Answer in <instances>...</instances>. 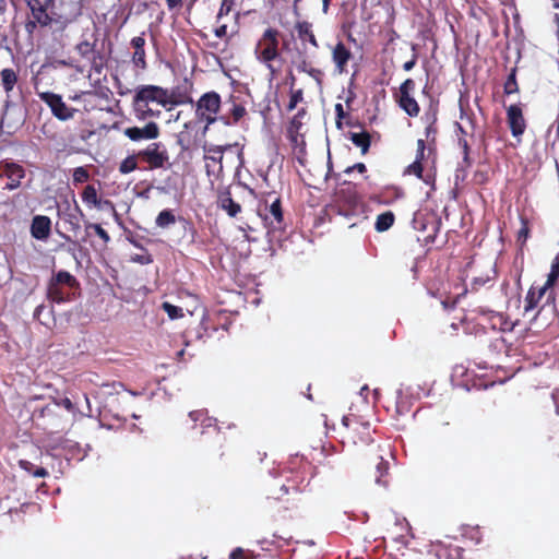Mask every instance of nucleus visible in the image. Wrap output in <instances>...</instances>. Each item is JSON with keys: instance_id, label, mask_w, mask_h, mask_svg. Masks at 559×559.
Returning a JSON list of instances; mask_svg holds the SVG:
<instances>
[{"instance_id": "obj_51", "label": "nucleus", "mask_w": 559, "mask_h": 559, "mask_svg": "<svg viewBox=\"0 0 559 559\" xmlns=\"http://www.w3.org/2000/svg\"><path fill=\"white\" fill-rule=\"evenodd\" d=\"M170 9L176 8L181 3V0H166Z\"/></svg>"}, {"instance_id": "obj_27", "label": "nucleus", "mask_w": 559, "mask_h": 559, "mask_svg": "<svg viewBox=\"0 0 559 559\" xmlns=\"http://www.w3.org/2000/svg\"><path fill=\"white\" fill-rule=\"evenodd\" d=\"M82 199L87 204H92L94 206H99L97 191L93 186H86L84 188V191L82 193Z\"/></svg>"}, {"instance_id": "obj_2", "label": "nucleus", "mask_w": 559, "mask_h": 559, "mask_svg": "<svg viewBox=\"0 0 559 559\" xmlns=\"http://www.w3.org/2000/svg\"><path fill=\"white\" fill-rule=\"evenodd\" d=\"M81 11L79 0H60L48 14L49 22L44 27H49L52 33H61L81 15Z\"/></svg>"}, {"instance_id": "obj_22", "label": "nucleus", "mask_w": 559, "mask_h": 559, "mask_svg": "<svg viewBox=\"0 0 559 559\" xmlns=\"http://www.w3.org/2000/svg\"><path fill=\"white\" fill-rule=\"evenodd\" d=\"M350 140L352 142L361 148L362 154L367 153L369 146H370V136L366 132L360 133H350Z\"/></svg>"}, {"instance_id": "obj_53", "label": "nucleus", "mask_w": 559, "mask_h": 559, "mask_svg": "<svg viewBox=\"0 0 559 559\" xmlns=\"http://www.w3.org/2000/svg\"><path fill=\"white\" fill-rule=\"evenodd\" d=\"M330 1H331V0H322V11H323L324 13H326V12H328V10H329Z\"/></svg>"}, {"instance_id": "obj_31", "label": "nucleus", "mask_w": 559, "mask_h": 559, "mask_svg": "<svg viewBox=\"0 0 559 559\" xmlns=\"http://www.w3.org/2000/svg\"><path fill=\"white\" fill-rule=\"evenodd\" d=\"M135 168H136V160H135L134 156H129V157L124 158L119 166V170L122 174H129V173L133 171Z\"/></svg>"}, {"instance_id": "obj_39", "label": "nucleus", "mask_w": 559, "mask_h": 559, "mask_svg": "<svg viewBox=\"0 0 559 559\" xmlns=\"http://www.w3.org/2000/svg\"><path fill=\"white\" fill-rule=\"evenodd\" d=\"M424 154H425V141L423 139H419L417 141V154H416L415 160H418L420 163V160L424 158Z\"/></svg>"}, {"instance_id": "obj_17", "label": "nucleus", "mask_w": 559, "mask_h": 559, "mask_svg": "<svg viewBox=\"0 0 559 559\" xmlns=\"http://www.w3.org/2000/svg\"><path fill=\"white\" fill-rule=\"evenodd\" d=\"M400 106L409 115L417 116L419 112V106L417 102L411 96V94L399 95Z\"/></svg>"}, {"instance_id": "obj_32", "label": "nucleus", "mask_w": 559, "mask_h": 559, "mask_svg": "<svg viewBox=\"0 0 559 559\" xmlns=\"http://www.w3.org/2000/svg\"><path fill=\"white\" fill-rule=\"evenodd\" d=\"M270 213L274 217V219L277 223H281L283 221V214H282V207H281V201L280 199H276L271 205H270Z\"/></svg>"}, {"instance_id": "obj_20", "label": "nucleus", "mask_w": 559, "mask_h": 559, "mask_svg": "<svg viewBox=\"0 0 559 559\" xmlns=\"http://www.w3.org/2000/svg\"><path fill=\"white\" fill-rule=\"evenodd\" d=\"M297 70L307 73L309 76L314 79L318 83L321 82L322 72L319 69L313 68L305 59H301L296 63Z\"/></svg>"}, {"instance_id": "obj_43", "label": "nucleus", "mask_w": 559, "mask_h": 559, "mask_svg": "<svg viewBox=\"0 0 559 559\" xmlns=\"http://www.w3.org/2000/svg\"><path fill=\"white\" fill-rule=\"evenodd\" d=\"M229 558L230 559H243L242 548H236L235 550H233Z\"/></svg>"}, {"instance_id": "obj_14", "label": "nucleus", "mask_w": 559, "mask_h": 559, "mask_svg": "<svg viewBox=\"0 0 559 559\" xmlns=\"http://www.w3.org/2000/svg\"><path fill=\"white\" fill-rule=\"evenodd\" d=\"M131 45L134 48L132 61L140 69L146 68L144 45L145 39L143 36H136L131 40Z\"/></svg>"}, {"instance_id": "obj_40", "label": "nucleus", "mask_w": 559, "mask_h": 559, "mask_svg": "<svg viewBox=\"0 0 559 559\" xmlns=\"http://www.w3.org/2000/svg\"><path fill=\"white\" fill-rule=\"evenodd\" d=\"M528 236V227L524 221H522V227L518 233L519 240H522L523 242L527 239Z\"/></svg>"}, {"instance_id": "obj_34", "label": "nucleus", "mask_w": 559, "mask_h": 559, "mask_svg": "<svg viewBox=\"0 0 559 559\" xmlns=\"http://www.w3.org/2000/svg\"><path fill=\"white\" fill-rule=\"evenodd\" d=\"M88 179V173L83 167H78L73 173V180L75 182H84Z\"/></svg>"}, {"instance_id": "obj_33", "label": "nucleus", "mask_w": 559, "mask_h": 559, "mask_svg": "<svg viewBox=\"0 0 559 559\" xmlns=\"http://www.w3.org/2000/svg\"><path fill=\"white\" fill-rule=\"evenodd\" d=\"M504 92L507 94H513V93L518 92V83L515 81V73L514 72H512L509 75L507 82L504 83Z\"/></svg>"}, {"instance_id": "obj_49", "label": "nucleus", "mask_w": 559, "mask_h": 559, "mask_svg": "<svg viewBox=\"0 0 559 559\" xmlns=\"http://www.w3.org/2000/svg\"><path fill=\"white\" fill-rule=\"evenodd\" d=\"M378 472L380 473V475L382 476L386 469H388V464L384 463V462H381L379 465H378Z\"/></svg>"}, {"instance_id": "obj_48", "label": "nucleus", "mask_w": 559, "mask_h": 559, "mask_svg": "<svg viewBox=\"0 0 559 559\" xmlns=\"http://www.w3.org/2000/svg\"><path fill=\"white\" fill-rule=\"evenodd\" d=\"M550 288V286H548L547 284H544V286H542L539 289H538V293H537V299H540L542 296Z\"/></svg>"}, {"instance_id": "obj_44", "label": "nucleus", "mask_w": 559, "mask_h": 559, "mask_svg": "<svg viewBox=\"0 0 559 559\" xmlns=\"http://www.w3.org/2000/svg\"><path fill=\"white\" fill-rule=\"evenodd\" d=\"M353 169H356L357 171H359V173H361V174H362V173H365V171H366V165H365V164H362V163H358V164L354 165L353 167L347 168V170H346V171H347V173H349V171H352Z\"/></svg>"}, {"instance_id": "obj_1", "label": "nucleus", "mask_w": 559, "mask_h": 559, "mask_svg": "<svg viewBox=\"0 0 559 559\" xmlns=\"http://www.w3.org/2000/svg\"><path fill=\"white\" fill-rule=\"evenodd\" d=\"M280 32L275 28H266L254 47V56L258 61L263 63L272 75L278 70L274 68L273 62L280 58Z\"/></svg>"}, {"instance_id": "obj_24", "label": "nucleus", "mask_w": 559, "mask_h": 559, "mask_svg": "<svg viewBox=\"0 0 559 559\" xmlns=\"http://www.w3.org/2000/svg\"><path fill=\"white\" fill-rule=\"evenodd\" d=\"M394 223V215L392 212H385L380 214L376 221V229L378 231L388 230Z\"/></svg>"}, {"instance_id": "obj_30", "label": "nucleus", "mask_w": 559, "mask_h": 559, "mask_svg": "<svg viewBox=\"0 0 559 559\" xmlns=\"http://www.w3.org/2000/svg\"><path fill=\"white\" fill-rule=\"evenodd\" d=\"M162 307L165 310V312L168 314V317L173 320L181 318L183 316L181 308L174 306L169 302H163Z\"/></svg>"}, {"instance_id": "obj_15", "label": "nucleus", "mask_w": 559, "mask_h": 559, "mask_svg": "<svg viewBox=\"0 0 559 559\" xmlns=\"http://www.w3.org/2000/svg\"><path fill=\"white\" fill-rule=\"evenodd\" d=\"M296 31L298 34V37L301 40H308L314 48H318V41L317 38L312 32V25L309 22H298L296 24Z\"/></svg>"}, {"instance_id": "obj_11", "label": "nucleus", "mask_w": 559, "mask_h": 559, "mask_svg": "<svg viewBox=\"0 0 559 559\" xmlns=\"http://www.w3.org/2000/svg\"><path fill=\"white\" fill-rule=\"evenodd\" d=\"M52 0H26L35 22L44 26L45 23L49 22L47 9Z\"/></svg>"}, {"instance_id": "obj_52", "label": "nucleus", "mask_w": 559, "mask_h": 559, "mask_svg": "<svg viewBox=\"0 0 559 559\" xmlns=\"http://www.w3.org/2000/svg\"><path fill=\"white\" fill-rule=\"evenodd\" d=\"M34 475H35L36 477H44V476H46V475H47V472H46L44 468H38V469L34 473Z\"/></svg>"}, {"instance_id": "obj_42", "label": "nucleus", "mask_w": 559, "mask_h": 559, "mask_svg": "<svg viewBox=\"0 0 559 559\" xmlns=\"http://www.w3.org/2000/svg\"><path fill=\"white\" fill-rule=\"evenodd\" d=\"M227 34V25L226 24H222L219 25L216 29H215V35L219 38L226 36Z\"/></svg>"}, {"instance_id": "obj_9", "label": "nucleus", "mask_w": 559, "mask_h": 559, "mask_svg": "<svg viewBox=\"0 0 559 559\" xmlns=\"http://www.w3.org/2000/svg\"><path fill=\"white\" fill-rule=\"evenodd\" d=\"M24 169L16 164H5L0 167V177L8 178L9 182L5 188L14 190L21 185V179L24 177Z\"/></svg>"}, {"instance_id": "obj_16", "label": "nucleus", "mask_w": 559, "mask_h": 559, "mask_svg": "<svg viewBox=\"0 0 559 559\" xmlns=\"http://www.w3.org/2000/svg\"><path fill=\"white\" fill-rule=\"evenodd\" d=\"M68 293H66L62 286L52 282L48 283L47 298L53 302L61 304L68 299Z\"/></svg>"}, {"instance_id": "obj_10", "label": "nucleus", "mask_w": 559, "mask_h": 559, "mask_svg": "<svg viewBox=\"0 0 559 559\" xmlns=\"http://www.w3.org/2000/svg\"><path fill=\"white\" fill-rule=\"evenodd\" d=\"M352 58V52L345 47L343 43H337L332 49V60L335 64L338 74L345 73L347 62Z\"/></svg>"}, {"instance_id": "obj_58", "label": "nucleus", "mask_w": 559, "mask_h": 559, "mask_svg": "<svg viewBox=\"0 0 559 559\" xmlns=\"http://www.w3.org/2000/svg\"><path fill=\"white\" fill-rule=\"evenodd\" d=\"M366 390H367V386L361 388V393L366 392Z\"/></svg>"}, {"instance_id": "obj_59", "label": "nucleus", "mask_w": 559, "mask_h": 559, "mask_svg": "<svg viewBox=\"0 0 559 559\" xmlns=\"http://www.w3.org/2000/svg\"><path fill=\"white\" fill-rule=\"evenodd\" d=\"M298 0H295V2H297Z\"/></svg>"}, {"instance_id": "obj_38", "label": "nucleus", "mask_w": 559, "mask_h": 559, "mask_svg": "<svg viewBox=\"0 0 559 559\" xmlns=\"http://www.w3.org/2000/svg\"><path fill=\"white\" fill-rule=\"evenodd\" d=\"M231 10V3L228 0H223L221 9L217 13V20H221L224 15L228 14Z\"/></svg>"}, {"instance_id": "obj_18", "label": "nucleus", "mask_w": 559, "mask_h": 559, "mask_svg": "<svg viewBox=\"0 0 559 559\" xmlns=\"http://www.w3.org/2000/svg\"><path fill=\"white\" fill-rule=\"evenodd\" d=\"M219 205L231 217H235L241 210L240 205L230 198L229 193L219 197Z\"/></svg>"}, {"instance_id": "obj_50", "label": "nucleus", "mask_w": 559, "mask_h": 559, "mask_svg": "<svg viewBox=\"0 0 559 559\" xmlns=\"http://www.w3.org/2000/svg\"><path fill=\"white\" fill-rule=\"evenodd\" d=\"M62 405L64 406V408H67L68 411H72L73 409V404L72 402L69 400V399H64L62 401Z\"/></svg>"}, {"instance_id": "obj_36", "label": "nucleus", "mask_w": 559, "mask_h": 559, "mask_svg": "<svg viewBox=\"0 0 559 559\" xmlns=\"http://www.w3.org/2000/svg\"><path fill=\"white\" fill-rule=\"evenodd\" d=\"M414 87H415L414 81L411 79H407L400 86V94H411V92L414 90Z\"/></svg>"}, {"instance_id": "obj_8", "label": "nucleus", "mask_w": 559, "mask_h": 559, "mask_svg": "<svg viewBox=\"0 0 559 559\" xmlns=\"http://www.w3.org/2000/svg\"><path fill=\"white\" fill-rule=\"evenodd\" d=\"M139 155L150 165L151 168H162L168 160V154L165 150H160L159 143H153Z\"/></svg>"}, {"instance_id": "obj_37", "label": "nucleus", "mask_w": 559, "mask_h": 559, "mask_svg": "<svg viewBox=\"0 0 559 559\" xmlns=\"http://www.w3.org/2000/svg\"><path fill=\"white\" fill-rule=\"evenodd\" d=\"M538 300L539 299H537V296H536L535 292L534 290H530L528 295L526 297L527 305L525 306V310L528 311L530 309H533L536 306Z\"/></svg>"}, {"instance_id": "obj_54", "label": "nucleus", "mask_w": 559, "mask_h": 559, "mask_svg": "<svg viewBox=\"0 0 559 559\" xmlns=\"http://www.w3.org/2000/svg\"><path fill=\"white\" fill-rule=\"evenodd\" d=\"M43 309H44V306H43V305L38 306V307L35 309V313H34V314H35V317H39V314L41 313Z\"/></svg>"}, {"instance_id": "obj_55", "label": "nucleus", "mask_w": 559, "mask_h": 559, "mask_svg": "<svg viewBox=\"0 0 559 559\" xmlns=\"http://www.w3.org/2000/svg\"><path fill=\"white\" fill-rule=\"evenodd\" d=\"M35 26V22H29L27 23L26 27L29 29L31 27H34Z\"/></svg>"}, {"instance_id": "obj_57", "label": "nucleus", "mask_w": 559, "mask_h": 559, "mask_svg": "<svg viewBox=\"0 0 559 559\" xmlns=\"http://www.w3.org/2000/svg\"><path fill=\"white\" fill-rule=\"evenodd\" d=\"M183 354H185V350H183V349H182V350H180V352H178V356H179V357L183 356Z\"/></svg>"}, {"instance_id": "obj_26", "label": "nucleus", "mask_w": 559, "mask_h": 559, "mask_svg": "<svg viewBox=\"0 0 559 559\" xmlns=\"http://www.w3.org/2000/svg\"><path fill=\"white\" fill-rule=\"evenodd\" d=\"M246 115V108L242 105L234 104L231 108V121H229L226 117H221L225 124L237 123L243 116Z\"/></svg>"}, {"instance_id": "obj_13", "label": "nucleus", "mask_w": 559, "mask_h": 559, "mask_svg": "<svg viewBox=\"0 0 559 559\" xmlns=\"http://www.w3.org/2000/svg\"><path fill=\"white\" fill-rule=\"evenodd\" d=\"M507 114L512 134L514 136L521 135L525 129V122L521 108L512 105L508 108Z\"/></svg>"}, {"instance_id": "obj_19", "label": "nucleus", "mask_w": 559, "mask_h": 559, "mask_svg": "<svg viewBox=\"0 0 559 559\" xmlns=\"http://www.w3.org/2000/svg\"><path fill=\"white\" fill-rule=\"evenodd\" d=\"M76 51L84 59L88 60L90 62L95 63L96 51H95L94 44H92L87 40H84L76 46Z\"/></svg>"}, {"instance_id": "obj_12", "label": "nucleus", "mask_w": 559, "mask_h": 559, "mask_svg": "<svg viewBox=\"0 0 559 559\" xmlns=\"http://www.w3.org/2000/svg\"><path fill=\"white\" fill-rule=\"evenodd\" d=\"M50 218L47 216L38 215L33 218L31 226V234L38 240H46L50 235Z\"/></svg>"}, {"instance_id": "obj_23", "label": "nucleus", "mask_w": 559, "mask_h": 559, "mask_svg": "<svg viewBox=\"0 0 559 559\" xmlns=\"http://www.w3.org/2000/svg\"><path fill=\"white\" fill-rule=\"evenodd\" d=\"M2 85L7 93L11 92L17 81V76L12 69H3L1 72Z\"/></svg>"}, {"instance_id": "obj_35", "label": "nucleus", "mask_w": 559, "mask_h": 559, "mask_svg": "<svg viewBox=\"0 0 559 559\" xmlns=\"http://www.w3.org/2000/svg\"><path fill=\"white\" fill-rule=\"evenodd\" d=\"M406 173L407 174H414L415 176L420 178L421 177V173H423L421 164L418 160H415L413 164H411L407 167Z\"/></svg>"}, {"instance_id": "obj_4", "label": "nucleus", "mask_w": 559, "mask_h": 559, "mask_svg": "<svg viewBox=\"0 0 559 559\" xmlns=\"http://www.w3.org/2000/svg\"><path fill=\"white\" fill-rule=\"evenodd\" d=\"M221 108V96L216 92H207L203 94L197 102L195 115L199 120L205 122L204 131L214 123Z\"/></svg>"}, {"instance_id": "obj_29", "label": "nucleus", "mask_w": 559, "mask_h": 559, "mask_svg": "<svg viewBox=\"0 0 559 559\" xmlns=\"http://www.w3.org/2000/svg\"><path fill=\"white\" fill-rule=\"evenodd\" d=\"M85 228L93 229L105 243H108L110 241L108 233L99 224L87 223L85 225Z\"/></svg>"}, {"instance_id": "obj_25", "label": "nucleus", "mask_w": 559, "mask_h": 559, "mask_svg": "<svg viewBox=\"0 0 559 559\" xmlns=\"http://www.w3.org/2000/svg\"><path fill=\"white\" fill-rule=\"evenodd\" d=\"M134 109L136 118L145 120L155 116V112L148 107V104L134 99Z\"/></svg>"}, {"instance_id": "obj_3", "label": "nucleus", "mask_w": 559, "mask_h": 559, "mask_svg": "<svg viewBox=\"0 0 559 559\" xmlns=\"http://www.w3.org/2000/svg\"><path fill=\"white\" fill-rule=\"evenodd\" d=\"M226 153H234L237 159L241 158L242 148L238 143L226 145H205L204 159L207 175L219 176L223 171V160Z\"/></svg>"}, {"instance_id": "obj_28", "label": "nucleus", "mask_w": 559, "mask_h": 559, "mask_svg": "<svg viewBox=\"0 0 559 559\" xmlns=\"http://www.w3.org/2000/svg\"><path fill=\"white\" fill-rule=\"evenodd\" d=\"M175 222V215L168 210L162 211L156 217V225L162 228L168 227L173 225Z\"/></svg>"}, {"instance_id": "obj_5", "label": "nucleus", "mask_w": 559, "mask_h": 559, "mask_svg": "<svg viewBox=\"0 0 559 559\" xmlns=\"http://www.w3.org/2000/svg\"><path fill=\"white\" fill-rule=\"evenodd\" d=\"M38 96L44 103H46L49 106L52 115L57 119L61 121H67L73 118L74 112L76 110L74 108L68 107L60 95L51 92H38Z\"/></svg>"}, {"instance_id": "obj_46", "label": "nucleus", "mask_w": 559, "mask_h": 559, "mask_svg": "<svg viewBox=\"0 0 559 559\" xmlns=\"http://www.w3.org/2000/svg\"><path fill=\"white\" fill-rule=\"evenodd\" d=\"M558 277H559V275H554V273L550 271V273L548 275V280L545 284H547L548 286L551 287Z\"/></svg>"}, {"instance_id": "obj_47", "label": "nucleus", "mask_w": 559, "mask_h": 559, "mask_svg": "<svg viewBox=\"0 0 559 559\" xmlns=\"http://www.w3.org/2000/svg\"><path fill=\"white\" fill-rule=\"evenodd\" d=\"M551 272L554 273V275H559V257H557L555 262L552 263Z\"/></svg>"}, {"instance_id": "obj_7", "label": "nucleus", "mask_w": 559, "mask_h": 559, "mask_svg": "<svg viewBox=\"0 0 559 559\" xmlns=\"http://www.w3.org/2000/svg\"><path fill=\"white\" fill-rule=\"evenodd\" d=\"M123 133L131 141L155 140L159 136V127L155 122H148L142 128H127Z\"/></svg>"}, {"instance_id": "obj_21", "label": "nucleus", "mask_w": 559, "mask_h": 559, "mask_svg": "<svg viewBox=\"0 0 559 559\" xmlns=\"http://www.w3.org/2000/svg\"><path fill=\"white\" fill-rule=\"evenodd\" d=\"M49 282H52L55 284H58L60 286H69V287H73L76 285V280L75 277L70 274L69 272L67 271H60L58 272Z\"/></svg>"}, {"instance_id": "obj_6", "label": "nucleus", "mask_w": 559, "mask_h": 559, "mask_svg": "<svg viewBox=\"0 0 559 559\" xmlns=\"http://www.w3.org/2000/svg\"><path fill=\"white\" fill-rule=\"evenodd\" d=\"M134 99L146 104L155 102L162 106H166L169 103V95L166 90L159 86L145 85L138 90Z\"/></svg>"}, {"instance_id": "obj_45", "label": "nucleus", "mask_w": 559, "mask_h": 559, "mask_svg": "<svg viewBox=\"0 0 559 559\" xmlns=\"http://www.w3.org/2000/svg\"><path fill=\"white\" fill-rule=\"evenodd\" d=\"M415 64H416V59L413 58L412 60L405 62L403 64V68H404L405 71H409V70H412L415 67Z\"/></svg>"}, {"instance_id": "obj_56", "label": "nucleus", "mask_w": 559, "mask_h": 559, "mask_svg": "<svg viewBox=\"0 0 559 559\" xmlns=\"http://www.w3.org/2000/svg\"><path fill=\"white\" fill-rule=\"evenodd\" d=\"M336 109H337V111H342V105H341V104H337V105H336Z\"/></svg>"}, {"instance_id": "obj_41", "label": "nucleus", "mask_w": 559, "mask_h": 559, "mask_svg": "<svg viewBox=\"0 0 559 559\" xmlns=\"http://www.w3.org/2000/svg\"><path fill=\"white\" fill-rule=\"evenodd\" d=\"M301 96H302L301 91H297L296 93L293 94L290 104H289L290 109H293L296 106V104L301 99Z\"/></svg>"}]
</instances>
